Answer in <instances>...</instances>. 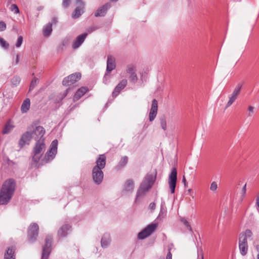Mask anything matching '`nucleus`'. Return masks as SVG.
<instances>
[{"instance_id": "nucleus-1", "label": "nucleus", "mask_w": 259, "mask_h": 259, "mask_svg": "<svg viewBox=\"0 0 259 259\" xmlns=\"http://www.w3.org/2000/svg\"><path fill=\"white\" fill-rule=\"evenodd\" d=\"M16 188L14 179H9L5 181L0 191V205H6L11 199Z\"/></svg>"}, {"instance_id": "nucleus-2", "label": "nucleus", "mask_w": 259, "mask_h": 259, "mask_svg": "<svg viewBox=\"0 0 259 259\" xmlns=\"http://www.w3.org/2000/svg\"><path fill=\"white\" fill-rule=\"evenodd\" d=\"M155 180V176L152 174H148L146 176L137 192L136 201H137L139 197L143 196L146 192L151 189Z\"/></svg>"}, {"instance_id": "nucleus-3", "label": "nucleus", "mask_w": 259, "mask_h": 259, "mask_svg": "<svg viewBox=\"0 0 259 259\" xmlns=\"http://www.w3.org/2000/svg\"><path fill=\"white\" fill-rule=\"evenodd\" d=\"M46 148L44 139L38 140L36 142L32 151V161L34 162L37 163L39 162Z\"/></svg>"}, {"instance_id": "nucleus-4", "label": "nucleus", "mask_w": 259, "mask_h": 259, "mask_svg": "<svg viewBox=\"0 0 259 259\" xmlns=\"http://www.w3.org/2000/svg\"><path fill=\"white\" fill-rule=\"evenodd\" d=\"M57 146L58 141L57 140H53L51 144L49 149L41 160L42 164L50 162L55 158L57 153Z\"/></svg>"}, {"instance_id": "nucleus-5", "label": "nucleus", "mask_w": 259, "mask_h": 259, "mask_svg": "<svg viewBox=\"0 0 259 259\" xmlns=\"http://www.w3.org/2000/svg\"><path fill=\"white\" fill-rule=\"evenodd\" d=\"M157 226L158 224L157 223L149 224L138 234V238L139 239H144L149 237L155 231Z\"/></svg>"}, {"instance_id": "nucleus-6", "label": "nucleus", "mask_w": 259, "mask_h": 259, "mask_svg": "<svg viewBox=\"0 0 259 259\" xmlns=\"http://www.w3.org/2000/svg\"><path fill=\"white\" fill-rule=\"evenodd\" d=\"M39 227L37 224L32 223L28 228V240L30 242H33L38 234Z\"/></svg>"}, {"instance_id": "nucleus-7", "label": "nucleus", "mask_w": 259, "mask_h": 259, "mask_svg": "<svg viewBox=\"0 0 259 259\" xmlns=\"http://www.w3.org/2000/svg\"><path fill=\"white\" fill-rule=\"evenodd\" d=\"M29 127L30 130L31 129L32 135L34 136L35 139H42V138L45 134V130L42 126H35V125L32 124Z\"/></svg>"}, {"instance_id": "nucleus-8", "label": "nucleus", "mask_w": 259, "mask_h": 259, "mask_svg": "<svg viewBox=\"0 0 259 259\" xmlns=\"http://www.w3.org/2000/svg\"><path fill=\"white\" fill-rule=\"evenodd\" d=\"M52 239V236L51 235L47 236L45 245L43 247L41 259H48L51 252Z\"/></svg>"}, {"instance_id": "nucleus-9", "label": "nucleus", "mask_w": 259, "mask_h": 259, "mask_svg": "<svg viewBox=\"0 0 259 259\" xmlns=\"http://www.w3.org/2000/svg\"><path fill=\"white\" fill-rule=\"evenodd\" d=\"M177 180V171L175 168H174L168 178V184L170 189L171 193H174Z\"/></svg>"}, {"instance_id": "nucleus-10", "label": "nucleus", "mask_w": 259, "mask_h": 259, "mask_svg": "<svg viewBox=\"0 0 259 259\" xmlns=\"http://www.w3.org/2000/svg\"><path fill=\"white\" fill-rule=\"evenodd\" d=\"M136 72V68L134 65H128L126 69V77L132 81L137 80L138 77Z\"/></svg>"}, {"instance_id": "nucleus-11", "label": "nucleus", "mask_w": 259, "mask_h": 259, "mask_svg": "<svg viewBox=\"0 0 259 259\" xmlns=\"http://www.w3.org/2000/svg\"><path fill=\"white\" fill-rule=\"evenodd\" d=\"M34 138V136L31 133V129L30 130L28 127V131L22 135L19 141L20 146L22 147L25 144H29L31 139Z\"/></svg>"}, {"instance_id": "nucleus-12", "label": "nucleus", "mask_w": 259, "mask_h": 259, "mask_svg": "<svg viewBox=\"0 0 259 259\" xmlns=\"http://www.w3.org/2000/svg\"><path fill=\"white\" fill-rule=\"evenodd\" d=\"M242 88V85L238 84L235 88L234 91L232 94L229 97V100L228 101L225 108H227L230 106L236 100L237 98L238 94H239L240 91Z\"/></svg>"}, {"instance_id": "nucleus-13", "label": "nucleus", "mask_w": 259, "mask_h": 259, "mask_svg": "<svg viewBox=\"0 0 259 259\" xmlns=\"http://www.w3.org/2000/svg\"><path fill=\"white\" fill-rule=\"evenodd\" d=\"M92 176L95 183L97 184H100L103 179L104 174L102 169H100V168L94 167L92 171Z\"/></svg>"}, {"instance_id": "nucleus-14", "label": "nucleus", "mask_w": 259, "mask_h": 259, "mask_svg": "<svg viewBox=\"0 0 259 259\" xmlns=\"http://www.w3.org/2000/svg\"><path fill=\"white\" fill-rule=\"evenodd\" d=\"M76 4L77 5L72 14L73 18H79L83 13L84 3L81 0H75Z\"/></svg>"}, {"instance_id": "nucleus-15", "label": "nucleus", "mask_w": 259, "mask_h": 259, "mask_svg": "<svg viewBox=\"0 0 259 259\" xmlns=\"http://www.w3.org/2000/svg\"><path fill=\"white\" fill-rule=\"evenodd\" d=\"M158 110V102L156 99L152 102L151 107L149 114V118L150 121L154 120L156 116Z\"/></svg>"}, {"instance_id": "nucleus-16", "label": "nucleus", "mask_w": 259, "mask_h": 259, "mask_svg": "<svg viewBox=\"0 0 259 259\" xmlns=\"http://www.w3.org/2000/svg\"><path fill=\"white\" fill-rule=\"evenodd\" d=\"M87 35V33H84L77 36L72 43V48L74 49L78 48L84 42Z\"/></svg>"}, {"instance_id": "nucleus-17", "label": "nucleus", "mask_w": 259, "mask_h": 259, "mask_svg": "<svg viewBox=\"0 0 259 259\" xmlns=\"http://www.w3.org/2000/svg\"><path fill=\"white\" fill-rule=\"evenodd\" d=\"M115 67L116 63L115 58L111 55H108L107 60V71L110 72L114 70Z\"/></svg>"}, {"instance_id": "nucleus-18", "label": "nucleus", "mask_w": 259, "mask_h": 259, "mask_svg": "<svg viewBox=\"0 0 259 259\" xmlns=\"http://www.w3.org/2000/svg\"><path fill=\"white\" fill-rule=\"evenodd\" d=\"M106 157L104 154L100 155L96 160V165L94 167L100 168V169H103L106 165Z\"/></svg>"}, {"instance_id": "nucleus-19", "label": "nucleus", "mask_w": 259, "mask_h": 259, "mask_svg": "<svg viewBox=\"0 0 259 259\" xmlns=\"http://www.w3.org/2000/svg\"><path fill=\"white\" fill-rule=\"evenodd\" d=\"M110 7V4L108 3L106 4L98 9L97 12L95 13V16L96 17L104 16L106 14L107 10L109 9Z\"/></svg>"}, {"instance_id": "nucleus-20", "label": "nucleus", "mask_w": 259, "mask_h": 259, "mask_svg": "<svg viewBox=\"0 0 259 259\" xmlns=\"http://www.w3.org/2000/svg\"><path fill=\"white\" fill-rule=\"evenodd\" d=\"M70 228L71 227L68 225L62 226L58 231V236L59 238L66 237L68 234V231Z\"/></svg>"}, {"instance_id": "nucleus-21", "label": "nucleus", "mask_w": 259, "mask_h": 259, "mask_svg": "<svg viewBox=\"0 0 259 259\" xmlns=\"http://www.w3.org/2000/svg\"><path fill=\"white\" fill-rule=\"evenodd\" d=\"M88 91V89L85 87H81L79 89L74 96L73 100L77 101L79 100Z\"/></svg>"}, {"instance_id": "nucleus-22", "label": "nucleus", "mask_w": 259, "mask_h": 259, "mask_svg": "<svg viewBox=\"0 0 259 259\" xmlns=\"http://www.w3.org/2000/svg\"><path fill=\"white\" fill-rule=\"evenodd\" d=\"M81 74L79 72H75L66 77H65L63 81H78L81 79Z\"/></svg>"}, {"instance_id": "nucleus-23", "label": "nucleus", "mask_w": 259, "mask_h": 259, "mask_svg": "<svg viewBox=\"0 0 259 259\" xmlns=\"http://www.w3.org/2000/svg\"><path fill=\"white\" fill-rule=\"evenodd\" d=\"M15 249L14 247H11L8 249L4 255V259H15Z\"/></svg>"}, {"instance_id": "nucleus-24", "label": "nucleus", "mask_w": 259, "mask_h": 259, "mask_svg": "<svg viewBox=\"0 0 259 259\" xmlns=\"http://www.w3.org/2000/svg\"><path fill=\"white\" fill-rule=\"evenodd\" d=\"M126 82H120L118 85L115 87L114 91L112 93L113 97H116L121 90H122L126 86Z\"/></svg>"}, {"instance_id": "nucleus-25", "label": "nucleus", "mask_w": 259, "mask_h": 259, "mask_svg": "<svg viewBox=\"0 0 259 259\" xmlns=\"http://www.w3.org/2000/svg\"><path fill=\"white\" fill-rule=\"evenodd\" d=\"M30 106V101L28 98L26 99L22 103L21 107V112L23 113H26L29 109Z\"/></svg>"}, {"instance_id": "nucleus-26", "label": "nucleus", "mask_w": 259, "mask_h": 259, "mask_svg": "<svg viewBox=\"0 0 259 259\" xmlns=\"http://www.w3.org/2000/svg\"><path fill=\"white\" fill-rule=\"evenodd\" d=\"M110 242V235L109 234H105L102 238L101 243L103 247H107Z\"/></svg>"}, {"instance_id": "nucleus-27", "label": "nucleus", "mask_w": 259, "mask_h": 259, "mask_svg": "<svg viewBox=\"0 0 259 259\" xmlns=\"http://www.w3.org/2000/svg\"><path fill=\"white\" fill-rule=\"evenodd\" d=\"M52 23H49L44 27L43 34L45 36H48L50 35L52 31Z\"/></svg>"}, {"instance_id": "nucleus-28", "label": "nucleus", "mask_w": 259, "mask_h": 259, "mask_svg": "<svg viewBox=\"0 0 259 259\" xmlns=\"http://www.w3.org/2000/svg\"><path fill=\"white\" fill-rule=\"evenodd\" d=\"M134 188V182L131 180H127L124 185V190L126 192H132Z\"/></svg>"}, {"instance_id": "nucleus-29", "label": "nucleus", "mask_w": 259, "mask_h": 259, "mask_svg": "<svg viewBox=\"0 0 259 259\" xmlns=\"http://www.w3.org/2000/svg\"><path fill=\"white\" fill-rule=\"evenodd\" d=\"M166 215V208H164L163 206V205L161 204V208H160V211L159 213L157 218V220L161 221L162 219L165 218Z\"/></svg>"}, {"instance_id": "nucleus-30", "label": "nucleus", "mask_w": 259, "mask_h": 259, "mask_svg": "<svg viewBox=\"0 0 259 259\" xmlns=\"http://www.w3.org/2000/svg\"><path fill=\"white\" fill-rule=\"evenodd\" d=\"M239 247L240 253L242 255H245L247 254L248 251L247 244H239Z\"/></svg>"}, {"instance_id": "nucleus-31", "label": "nucleus", "mask_w": 259, "mask_h": 259, "mask_svg": "<svg viewBox=\"0 0 259 259\" xmlns=\"http://www.w3.org/2000/svg\"><path fill=\"white\" fill-rule=\"evenodd\" d=\"M13 127L14 126L12 124H11L10 122H8L5 126L3 133L4 134H8L13 130Z\"/></svg>"}, {"instance_id": "nucleus-32", "label": "nucleus", "mask_w": 259, "mask_h": 259, "mask_svg": "<svg viewBox=\"0 0 259 259\" xmlns=\"http://www.w3.org/2000/svg\"><path fill=\"white\" fill-rule=\"evenodd\" d=\"M128 162V157L127 156H123L121 158V160L118 164V166L120 167L124 166Z\"/></svg>"}, {"instance_id": "nucleus-33", "label": "nucleus", "mask_w": 259, "mask_h": 259, "mask_svg": "<svg viewBox=\"0 0 259 259\" xmlns=\"http://www.w3.org/2000/svg\"><path fill=\"white\" fill-rule=\"evenodd\" d=\"M181 221L183 223V224L186 226V227L189 231H190V232H192V229L190 225L185 218H181Z\"/></svg>"}, {"instance_id": "nucleus-34", "label": "nucleus", "mask_w": 259, "mask_h": 259, "mask_svg": "<svg viewBox=\"0 0 259 259\" xmlns=\"http://www.w3.org/2000/svg\"><path fill=\"white\" fill-rule=\"evenodd\" d=\"M0 45L5 49H7L9 47V43L2 37H0Z\"/></svg>"}, {"instance_id": "nucleus-35", "label": "nucleus", "mask_w": 259, "mask_h": 259, "mask_svg": "<svg viewBox=\"0 0 259 259\" xmlns=\"http://www.w3.org/2000/svg\"><path fill=\"white\" fill-rule=\"evenodd\" d=\"M255 108L252 106H249L247 108V116L251 117L254 114Z\"/></svg>"}, {"instance_id": "nucleus-36", "label": "nucleus", "mask_w": 259, "mask_h": 259, "mask_svg": "<svg viewBox=\"0 0 259 259\" xmlns=\"http://www.w3.org/2000/svg\"><path fill=\"white\" fill-rule=\"evenodd\" d=\"M239 244H247V238L245 235L240 234L239 239Z\"/></svg>"}, {"instance_id": "nucleus-37", "label": "nucleus", "mask_w": 259, "mask_h": 259, "mask_svg": "<svg viewBox=\"0 0 259 259\" xmlns=\"http://www.w3.org/2000/svg\"><path fill=\"white\" fill-rule=\"evenodd\" d=\"M9 9L11 11L14 12L15 14H18L19 13V8L16 4H12Z\"/></svg>"}, {"instance_id": "nucleus-38", "label": "nucleus", "mask_w": 259, "mask_h": 259, "mask_svg": "<svg viewBox=\"0 0 259 259\" xmlns=\"http://www.w3.org/2000/svg\"><path fill=\"white\" fill-rule=\"evenodd\" d=\"M141 80L142 81L146 80L148 78V72L146 71L143 70L140 72Z\"/></svg>"}, {"instance_id": "nucleus-39", "label": "nucleus", "mask_w": 259, "mask_h": 259, "mask_svg": "<svg viewBox=\"0 0 259 259\" xmlns=\"http://www.w3.org/2000/svg\"><path fill=\"white\" fill-rule=\"evenodd\" d=\"M218 188V184L216 182H212L210 186V190L212 192H215Z\"/></svg>"}, {"instance_id": "nucleus-40", "label": "nucleus", "mask_w": 259, "mask_h": 259, "mask_svg": "<svg viewBox=\"0 0 259 259\" xmlns=\"http://www.w3.org/2000/svg\"><path fill=\"white\" fill-rule=\"evenodd\" d=\"M23 37L22 36H19L18 37L17 42L15 45L17 48H19L21 46L23 42Z\"/></svg>"}, {"instance_id": "nucleus-41", "label": "nucleus", "mask_w": 259, "mask_h": 259, "mask_svg": "<svg viewBox=\"0 0 259 259\" xmlns=\"http://www.w3.org/2000/svg\"><path fill=\"white\" fill-rule=\"evenodd\" d=\"M241 234L245 235L246 238L251 237L252 235V233L250 230H246L244 232Z\"/></svg>"}, {"instance_id": "nucleus-42", "label": "nucleus", "mask_w": 259, "mask_h": 259, "mask_svg": "<svg viewBox=\"0 0 259 259\" xmlns=\"http://www.w3.org/2000/svg\"><path fill=\"white\" fill-rule=\"evenodd\" d=\"M160 124L162 128L164 131L166 130V122L165 119H161L160 120Z\"/></svg>"}, {"instance_id": "nucleus-43", "label": "nucleus", "mask_w": 259, "mask_h": 259, "mask_svg": "<svg viewBox=\"0 0 259 259\" xmlns=\"http://www.w3.org/2000/svg\"><path fill=\"white\" fill-rule=\"evenodd\" d=\"M70 3V0H63L62 6L64 8H66L68 7Z\"/></svg>"}, {"instance_id": "nucleus-44", "label": "nucleus", "mask_w": 259, "mask_h": 259, "mask_svg": "<svg viewBox=\"0 0 259 259\" xmlns=\"http://www.w3.org/2000/svg\"><path fill=\"white\" fill-rule=\"evenodd\" d=\"M6 29V24L3 21L0 22V31H3Z\"/></svg>"}, {"instance_id": "nucleus-45", "label": "nucleus", "mask_w": 259, "mask_h": 259, "mask_svg": "<svg viewBox=\"0 0 259 259\" xmlns=\"http://www.w3.org/2000/svg\"><path fill=\"white\" fill-rule=\"evenodd\" d=\"M156 208V204L154 202L150 203L149 205V208L152 211H153L155 210Z\"/></svg>"}, {"instance_id": "nucleus-46", "label": "nucleus", "mask_w": 259, "mask_h": 259, "mask_svg": "<svg viewBox=\"0 0 259 259\" xmlns=\"http://www.w3.org/2000/svg\"><path fill=\"white\" fill-rule=\"evenodd\" d=\"M246 191V184H245L242 189V194L243 197H244Z\"/></svg>"}, {"instance_id": "nucleus-47", "label": "nucleus", "mask_w": 259, "mask_h": 259, "mask_svg": "<svg viewBox=\"0 0 259 259\" xmlns=\"http://www.w3.org/2000/svg\"><path fill=\"white\" fill-rule=\"evenodd\" d=\"M36 82H31L30 87H29V91H31L33 89V88L36 85Z\"/></svg>"}, {"instance_id": "nucleus-48", "label": "nucleus", "mask_w": 259, "mask_h": 259, "mask_svg": "<svg viewBox=\"0 0 259 259\" xmlns=\"http://www.w3.org/2000/svg\"><path fill=\"white\" fill-rule=\"evenodd\" d=\"M69 43V39L68 38H65L62 41V45L63 46H65L66 45H68Z\"/></svg>"}, {"instance_id": "nucleus-49", "label": "nucleus", "mask_w": 259, "mask_h": 259, "mask_svg": "<svg viewBox=\"0 0 259 259\" xmlns=\"http://www.w3.org/2000/svg\"><path fill=\"white\" fill-rule=\"evenodd\" d=\"M166 259H172V254L170 252V249L166 255Z\"/></svg>"}, {"instance_id": "nucleus-50", "label": "nucleus", "mask_w": 259, "mask_h": 259, "mask_svg": "<svg viewBox=\"0 0 259 259\" xmlns=\"http://www.w3.org/2000/svg\"><path fill=\"white\" fill-rule=\"evenodd\" d=\"M197 259H203V255L202 252L198 253Z\"/></svg>"}, {"instance_id": "nucleus-51", "label": "nucleus", "mask_w": 259, "mask_h": 259, "mask_svg": "<svg viewBox=\"0 0 259 259\" xmlns=\"http://www.w3.org/2000/svg\"><path fill=\"white\" fill-rule=\"evenodd\" d=\"M256 204L257 206V209L258 210L259 209V196H257V197L256 198Z\"/></svg>"}, {"instance_id": "nucleus-52", "label": "nucleus", "mask_w": 259, "mask_h": 259, "mask_svg": "<svg viewBox=\"0 0 259 259\" xmlns=\"http://www.w3.org/2000/svg\"><path fill=\"white\" fill-rule=\"evenodd\" d=\"M52 23L56 24L57 23V22H58L57 21V19L56 18L54 17V18H53L52 19Z\"/></svg>"}, {"instance_id": "nucleus-53", "label": "nucleus", "mask_w": 259, "mask_h": 259, "mask_svg": "<svg viewBox=\"0 0 259 259\" xmlns=\"http://www.w3.org/2000/svg\"><path fill=\"white\" fill-rule=\"evenodd\" d=\"M182 182L184 183L185 186H186V180L184 176H183Z\"/></svg>"}, {"instance_id": "nucleus-54", "label": "nucleus", "mask_w": 259, "mask_h": 259, "mask_svg": "<svg viewBox=\"0 0 259 259\" xmlns=\"http://www.w3.org/2000/svg\"><path fill=\"white\" fill-rule=\"evenodd\" d=\"M18 62H19V55L18 54L17 55L16 59V64H18Z\"/></svg>"}, {"instance_id": "nucleus-55", "label": "nucleus", "mask_w": 259, "mask_h": 259, "mask_svg": "<svg viewBox=\"0 0 259 259\" xmlns=\"http://www.w3.org/2000/svg\"><path fill=\"white\" fill-rule=\"evenodd\" d=\"M95 30V28H93V29H92V28H91V30H89H89H88V31H89V32H91L93 31H94V30Z\"/></svg>"}, {"instance_id": "nucleus-56", "label": "nucleus", "mask_w": 259, "mask_h": 259, "mask_svg": "<svg viewBox=\"0 0 259 259\" xmlns=\"http://www.w3.org/2000/svg\"><path fill=\"white\" fill-rule=\"evenodd\" d=\"M13 1H15L14 0H8V4H10Z\"/></svg>"}, {"instance_id": "nucleus-57", "label": "nucleus", "mask_w": 259, "mask_h": 259, "mask_svg": "<svg viewBox=\"0 0 259 259\" xmlns=\"http://www.w3.org/2000/svg\"><path fill=\"white\" fill-rule=\"evenodd\" d=\"M256 248V249L257 250V251L259 252V245H257Z\"/></svg>"}, {"instance_id": "nucleus-58", "label": "nucleus", "mask_w": 259, "mask_h": 259, "mask_svg": "<svg viewBox=\"0 0 259 259\" xmlns=\"http://www.w3.org/2000/svg\"><path fill=\"white\" fill-rule=\"evenodd\" d=\"M257 259H259V253H258L257 255Z\"/></svg>"}, {"instance_id": "nucleus-59", "label": "nucleus", "mask_w": 259, "mask_h": 259, "mask_svg": "<svg viewBox=\"0 0 259 259\" xmlns=\"http://www.w3.org/2000/svg\"><path fill=\"white\" fill-rule=\"evenodd\" d=\"M112 2H116L117 0H111Z\"/></svg>"}]
</instances>
